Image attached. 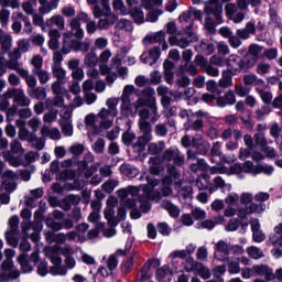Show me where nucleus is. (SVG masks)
Returning a JSON list of instances; mask_svg holds the SVG:
<instances>
[{"mask_svg": "<svg viewBox=\"0 0 282 282\" xmlns=\"http://www.w3.org/2000/svg\"><path fill=\"white\" fill-rule=\"evenodd\" d=\"M117 204H118V200L116 199V197H110L107 200L105 217L110 226H117L118 221H121V219H124V209H120L118 217L116 218V212L113 210V208H116Z\"/></svg>", "mask_w": 282, "mask_h": 282, "instance_id": "obj_1", "label": "nucleus"}, {"mask_svg": "<svg viewBox=\"0 0 282 282\" xmlns=\"http://www.w3.org/2000/svg\"><path fill=\"white\" fill-rule=\"evenodd\" d=\"M166 34L170 36H195V32H193V22L183 28L182 30H177V24L174 21L167 22L165 25Z\"/></svg>", "mask_w": 282, "mask_h": 282, "instance_id": "obj_2", "label": "nucleus"}, {"mask_svg": "<svg viewBox=\"0 0 282 282\" xmlns=\"http://www.w3.org/2000/svg\"><path fill=\"white\" fill-rule=\"evenodd\" d=\"M44 252L48 259H51L53 265L58 268V265L63 263V260L61 259V249H58V247H46Z\"/></svg>", "mask_w": 282, "mask_h": 282, "instance_id": "obj_3", "label": "nucleus"}, {"mask_svg": "<svg viewBox=\"0 0 282 282\" xmlns=\"http://www.w3.org/2000/svg\"><path fill=\"white\" fill-rule=\"evenodd\" d=\"M7 98H15L17 102L22 107L30 105V99L25 97L21 89H11L7 93Z\"/></svg>", "mask_w": 282, "mask_h": 282, "instance_id": "obj_4", "label": "nucleus"}, {"mask_svg": "<svg viewBox=\"0 0 282 282\" xmlns=\"http://www.w3.org/2000/svg\"><path fill=\"white\" fill-rule=\"evenodd\" d=\"M70 33L66 32L63 34V36H85V31L80 28V20L77 18H74L70 21Z\"/></svg>", "mask_w": 282, "mask_h": 282, "instance_id": "obj_5", "label": "nucleus"}, {"mask_svg": "<svg viewBox=\"0 0 282 282\" xmlns=\"http://www.w3.org/2000/svg\"><path fill=\"white\" fill-rule=\"evenodd\" d=\"M250 34H257V25L252 21L247 22L243 29L236 32V36H250Z\"/></svg>", "mask_w": 282, "mask_h": 282, "instance_id": "obj_6", "label": "nucleus"}, {"mask_svg": "<svg viewBox=\"0 0 282 282\" xmlns=\"http://www.w3.org/2000/svg\"><path fill=\"white\" fill-rule=\"evenodd\" d=\"M48 28H54L56 25L57 30H65V18L63 15H53L50 20L46 21Z\"/></svg>", "mask_w": 282, "mask_h": 282, "instance_id": "obj_7", "label": "nucleus"}, {"mask_svg": "<svg viewBox=\"0 0 282 282\" xmlns=\"http://www.w3.org/2000/svg\"><path fill=\"white\" fill-rule=\"evenodd\" d=\"M130 15L137 25H142V23H144V11H142V9L135 7L130 10Z\"/></svg>", "mask_w": 282, "mask_h": 282, "instance_id": "obj_8", "label": "nucleus"}, {"mask_svg": "<svg viewBox=\"0 0 282 282\" xmlns=\"http://www.w3.org/2000/svg\"><path fill=\"white\" fill-rule=\"evenodd\" d=\"M264 212H265V205L254 204L251 202L249 205H247L245 214L252 215L254 213H258L259 215H261V213H264Z\"/></svg>", "mask_w": 282, "mask_h": 282, "instance_id": "obj_9", "label": "nucleus"}, {"mask_svg": "<svg viewBox=\"0 0 282 282\" xmlns=\"http://www.w3.org/2000/svg\"><path fill=\"white\" fill-rule=\"evenodd\" d=\"M41 133L42 135L48 137L52 140H61V131H58V129H50L48 127L44 126Z\"/></svg>", "mask_w": 282, "mask_h": 282, "instance_id": "obj_10", "label": "nucleus"}, {"mask_svg": "<svg viewBox=\"0 0 282 282\" xmlns=\"http://www.w3.org/2000/svg\"><path fill=\"white\" fill-rule=\"evenodd\" d=\"M4 257H7V260L2 263L3 270H12V258H14V250L12 249H7L4 251Z\"/></svg>", "mask_w": 282, "mask_h": 282, "instance_id": "obj_11", "label": "nucleus"}, {"mask_svg": "<svg viewBox=\"0 0 282 282\" xmlns=\"http://www.w3.org/2000/svg\"><path fill=\"white\" fill-rule=\"evenodd\" d=\"M118 98H109L107 101H106V105L108 107V110L110 111L111 113V118H116V116H118Z\"/></svg>", "mask_w": 282, "mask_h": 282, "instance_id": "obj_12", "label": "nucleus"}, {"mask_svg": "<svg viewBox=\"0 0 282 282\" xmlns=\"http://www.w3.org/2000/svg\"><path fill=\"white\" fill-rule=\"evenodd\" d=\"M163 208H165L166 212L170 213L171 217H180V208L177 206L171 204L167 200H164L162 203Z\"/></svg>", "mask_w": 282, "mask_h": 282, "instance_id": "obj_13", "label": "nucleus"}, {"mask_svg": "<svg viewBox=\"0 0 282 282\" xmlns=\"http://www.w3.org/2000/svg\"><path fill=\"white\" fill-rule=\"evenodd\" d=\"M259 54H261V47H259L258 45H251L247 54V58H251L252 65H254V63H257V59L259 58Z\"/></svg>", "mask_w": 282, "mask_h": 282, "instance_id": "obj_14", "label": "nucleus"}, {"mask_svg": "<svg viewBox=\"0 0 282 282\" xmlns=\"http://www.w3.org/2000/svg\"><path fill=\"white\" fill-rule=\"evenodd\" d=\"M156 278L160 282H170L171 281V272L169 269H158L156 270Z\"/></svg>", "mask_w": 282, "mask_h": 282, "instance_id": "obj_15", "label": "nucleus"}, {"mask_svg": "<svg viewBox=\"0 0 282 282\" xmlns=\"http://www.w3.org/2000/svg\"><path fill=\"white\" fill-rule=\"evenodd\" d=\"M33 74H35V76H37L41 85H45L46 83L50 82V73H47V70H43L37 69V70H33Z\"/></svg>", "mask_w": 282, "mask_h": 282, "instance_id": "obj_16", "label": "nucleus"}, {"mask_svg": "<svg viewBox=\"0 0 282 282\" xmlns=\"http://www.w3.org/2000/svg\"><path fill=\"white\" fill-rule=\"evenodd\" d=\"M215 20L210 17L205 19V29L207 34H217V30L215 29Z\"/></svg>", "mask_w": 282, "mask_h": 282, "instance_id": "obj_17", "label": "nucleus"}, {"mask_svg": "<svg viewBox=\"0 0 282 282\" xmlns=\"http://www.w3.org/2000/svg\"><path fill=\"white\" fill-rule=\"evenodd\" d=\"M53 76H55V78H57V80H65V69H63V67L61 65H53Z\"/></svg>", "mask_w": 282, "mask_h": 282, "instance_id": "obj_18", "label": "nucleus"}, {"mask_svg": "<svg viewBox=\"0 0 282 282\" xmlns=\"http://www.w3.org/2000/svg\"><path fill=\"white\" fill-rule=\"evenodd\" d=\"M247 252L252 259H261V257H263V251L257 247H249Z\"/></svg>", "mask_w": 282, "mask_h": 282, "instance_id": "obj_19", "label": "nucleus"}, {"mask_svg": "<svg viewBox=\"0 0 282 282\" xmlns=\"http://www.w3.org/2000/svg\"><path fill=\"white\" fill-rule=\"evenodd\" d=\"M235 12H237V4L227 3L225 6V13H226L227 19H232V17H235Z\"/></svg>", "mask_w": 282, "mask_h": 282, "instance_id": "obj_20", "label": "nucleus"}, {"mask_svg": "<svg viewBox=\"0 0 282 282\" xmlns=\"http://www.w3.org/2000/svg\"><path fill=\"white\" fill-rule=\"evenodd\" d=\"M8 21H10V10L2 9L0 11V24L3 26L8 25Z\"/></svg>", "mask_w": 282, "mask_h": 282, "instance_id": "obj_21", "label": "nucleus"}, {"mask_svg": "<svg viewBox=\"0 0 282 282\" xmlns=\"http://www.w3.org/2000/svg\"><path fill=\"white\" fill-rule=\"evenodd\" d=\"M62 131L64 135H72V133H74L72 121H62Z\"/></svg>", "mask_w": 282, "mask_h": 282, "instance_id": "obj_22", "label": "nucleus"}, {"mask_svg": "<svg viewBox=\"0 0 282 282\" xmlns=\"http://www.w3.org/2000/svg\"><path fill=\"white\" fill-rule=\"evenodd\" d=\"M217 252H221V254H228L230 252V246L224 241H219L216 243Z\"/></svg>", "mask_w": 282, "mask_h": 282, "instance_id": "obj_23", "label": "nucleus"}, {"mask_svg": "<svg viewBox=\"0 0 282 282\" xmlns=\"http://www.w3.org/2000/svg\"><path fill=\"white\" fill-rule=\"evenodd\" d=\"M117 28H119V30H126V32H132L133 30V25L128 20H121L118 22Z\"/></svg>", "mask_w": 282, "mask_h": 282, "instance_id": "obj_24", "label": "nucleus"}, {"mask_svg": "<svg viewBox=\"0 0 282 282\" xmlns=\"http://www.w3.org/2000/svg\"><path fill=\"white\" fill-rule=\"evenodd\" d=\"M72 113L73 110L69 107H64L61 111V116L64 120V122H69V120H72Z\"/></svg>", "mask_w": 282, "mask_h": 282, "instance_id": "obj_25", "label": "nucleus"}, {"mask_svg": "<svg viewBox=\"0 0 282 282\" xmlns=\"http://www.w3.org/2000/svg\"><path fill=\"white\" fill-rule=\"evenodd\" d=\"M18 261L20 265L22 267L23 272H32V267L28 264V260L25 259V256H20L18 258Z\"/></svg>", "mask_w": 282, "mask_h": 282, "instance_id": "obj_26", "label": "nucleus"}, {"mask_svg": "<svg viewBox=\"0 0 282 282\" xmlns=\"http://www.w3.org/2000/svg\"><path fill=\"white\" fill-rule=\"evenodd\" d=\"M220 87H230L232 85V78L228 73H224L223 78L219 82Z\"/></svg>", "mask_w": 282, "mask_h": 282, "instance_id": "obj_27", "label": "nucleus"}, {"mask_svg": "<svg viewBox=\"0 0 282 282\" xmlns=\"http://www.w3.org/2000/svg\"><path fill=\"white\" fill-rule=\"evenodd\" d=\"M254 199V196L250 193H242L240 196V204H243L246 207Z\"/></svg>", "mask_w": 282, "mask_h": 282, "instance_id": "obj_28", "label": "nucleus"}, {"mask_svg": "<svg viewBox=\"0 0 282 282\" xmlns=\"http://www.w3.org/2000/svg\"><path fill=\"white\" fill-rule=\"evenodd\" d=\"M32 65L34 66L33 72H37V69H41L43 67V57L41 55H36L32 59Z\"/></svg>", "mask_w": 282, "mask_h": 282, "instance_id": "obj_29", "label": "nucleus"}, {"mask_svg": "<svg viewBox=\"0 0 282 282\" xmlns=\"http://www.w3.org/2000/svg\"><path fill=\"white\" fill-rule=\"evenodd\" d=\"M269 15L272 23H275L276 25H281V17H279V13H276V10L270 9Z\"/></svg>", "mask_w": 282, "mask_h": 282, "instance_id": "obj_30", "label": "nucleus"}, {"mask_svg": "<svg viewBox=\"0 0 282 282\" xmlns=\"http://www.w3.org/2000/svg\"><path fill=\"white\" fill-rule=\"evenodd\" d=\"M107 268L110 271L116 270V268H118V259H116V256H110L107 260Z\"/></svg>", "mask_w": 282, "mask_h": 282, "instance_id": "obj_31", "label": "nucleus"}, {"mask_svg": "<svg viewBox=\"0 0 282 282\" xmlns=\"http://www.w3.org/2000/svg\"><path fill=\"white\" fill-rule=\"evenodd\" d=\"M97 96L94 93H84V100L86 105H94V101L97 100Z\"/></svg>", "mask_w": 282, "mask_h": 282, "instance_id": "obj_32", "label": "nucleus"}, {"mask_svg": "<svg viewBox=\"0 0 282 282\" xmlns=\"http://www.w3.org/2000/svg\"><path fill=\"white\" fill-rule=\"evenodd\" d=\"M264 240H265V234H263L261 229L253 231V241H256L257 243H261V241H264Z\"/></svg>", "mask_w": 282, "mask_h": 282, "instance_id": "obj_33", "label": "nucleus"}, {"mask_svg": "<svg viewBox=\"0 0 282 282\" xmlns=\"http://www.w3.org/2000/svg\"><path fill=\"white\" fill-rule=\"evenodd\" d=\"M52 91L56 96H61V94H63V91H65V88H63V86L61 85V82H55L52 85Z\"/></svg>", "mask_w": 282, "mask_h": 282, "instance_id": "obj_34", "label": "nucleus"}, {"mask_svg": "<svg viewBox=\"0 0 282 282\" xmlns=\"http://www.w3.org/2000/svg\"><path fill=\"white\" fill-rule=\"evenodd\" d=\"M69 151L73 155H80L85 151V147L83 144H75L70 147Z\"/></svg>", "mask_w": 282, "mask_h": 282, "instance_id": "obj_35", "label": "nucleus"}, {"mask_svg": "<svg viewBox=\"0 0 282 282\" xmlns=\"http://www.w3.org/2000/svg\"><path fill=\"white\" fill-rule=\"evenodd\" d=\"M34 96L37 100H45V97L47 96V94L45 93V88H35Z\"/></svg>", "mask_w": 282, "mask_h": 282, "instance_id": "obj_36", "label": "nucleus"}, {"mask_svg": "<svg viewBox=\"0 0 282 282\" xmlns=\"http://www.w3.org/2000/svg\"><path fill=\"white\" fill-rule=\"evenodd\" d=\"M62 14L63 17H75L76 15V9H74V7H64L62 9Z\"/></svg>", "mask_w": 282, "mask_h": 282, "instance_id": "obj_37", "label": "nucleus"}, {"mask_svg": "<svg viewBox=\"0 0 282 282\" xmlns=\"http://www.w3.org/2000/svg\"><path fill=\"white\" fill-rule=\"evenodd\" d=\"M254 274H258L259 276H263L268 273V267L265 265H254L253 267Z\"/></svg>", "mask_w": 282, "mask_h": 282, "instance_id": "obj_38", "label": "nucleus"}, {"mask_svg": "<svg viewBox=\"0 0 282 282\" xmlns=\"http://www.w3.org/2000/svg\"><path fill=\"white\" fill-rule=\"evenodd\" d=\"M197 258L200 260V261H206V259H208V250L204 247H200L198 250H197Z\"/></svg>", "mask_w": 282, "mask_h": 282, "instance_id": "obj_39", "label": "nucleus"}, {"mask_svg": "<svg viewBox=\"0 0 282 282\" xmlns=\"http://www.w3.org/2000/svg\"><path fill=\"white\" fill-rule=\"evenodd\" d=\"M96 153H102L105 151V140L99 139L95 142L94 147Z\"/></svg>", "mask_w": 282, "mask_h": 282, "instance_id": "obj_40", "label": "nucleus"}, {"mask_svg": "<svg viewBox=\"0 0 282 282\" xmlns=\"http://www.w3.org/2000/svg\"><path fill=\"white\" fill-rule=\"evenodd\" d=\"M225 202L226 204H228V206H235L236 202H239V195L230 194L229 196H227Z\"/></svg>", "mask_w": 282, "mask_h": 282, "instance_id": "obj_41", "label": "nucleus"}, {"mask_svg": "<svg viewBox=\"0 0 282 282\" xmlns=\"http://www.w3.org/2000/svg\"><path fill=\"white\" fill-rule=\"evenodd\" d=\"M192 216L194 217V219H205L206 218V212L202 210V209H194L192 212Z\"/></svg>", "mask_w": 282, "mask_h": 282, "instance_id": "obj_42", "label": "nucleus"}, {"mask_svg": "<svg viewBox=\"0 0 282 282\" xmlns=\"http://www.w3.org/2000/svg\"><path fill=\"white\" fill-rule=\"evenodd\" d=\"M133 86H126L123 89V94L121 96V100H128L129 96H131V94H133Z\"/></svg>", "mask_w": 282, "mask_h": 282, "instance_id": "obj_43", "label": "nucleus"}, {"mask_svg": "<svg viewBox=\"0 0 282 282\" xmlns=\"http://www.w3.org/2000/svg\"><path fill=\"white\" fill-rule=\"evenodd\" d=\"M139 124L142 133H151V123L140 120Z\"/></svg>", "mask_w": 282, "mask_h": 282, "instance_id": "obj_44", "label": "nucleus"}, {"mask_svg": "<svg viewBox=\"0 0 282 282\" xmlns=\"http://www.w3.org/2000/svg\"><path fill=\"white\" fill-rule=\"evenodd\" d=\"M158 228H159V232H161V235H170V232H171V228L165 223L159 224Z\"/></svg>", "mask_w": 282, "mask_h": 282, "instance_id": "obj_45", "label": "nucleus"}, {"mask_svg": "<svg viewBox=\"0 0 282 282\" xmlns=\"http://www.w3.org/2000/svg\"><path fill=\"white\" fill-rule=\"evenodd\" d=\"M91 89H94V82H91L90 79H87L86 82H84L83 93L84 94L91 93Z\"/></svg>", "mask_w": 282, "mask_h": 282, "instance_id": "obj_46", "label": "nucleus"}, {"mask_svg": "<svg viewBox=\"0 0 282 282\" xmlns=\"http://www.w3.org/2000/svg\"><path fill=\"white\" fill-rule=\"evenodd\" d=\"M251 151H252V148L240 149L239 159L240 160H246L247 158H250V155L252 154Z\"/></svg>", "mask_w": 282, "mask_h": 282, "instance_id": "obj_47", "label": "nucleus"}, {"mask_svg": "<svg viewBox=\"0 0 282 282\" xmlns=\"http://www.w3.org/2000/svg\"><path fill=\"white\" fill-rule=\"evenodd\" d=\"M281 127H279L278 123H274L270 129V133L273 138H279V135H281Z\"/></svg>", "mask_w": 282, "mask_h": 282, "instance_id": "obj_48", "label": "nucleus"}, {"mask_svg": "<svg viewBox=\"0 0 282 282\" xmlns=\"http://www.w3.org/2000/svg\"><path fill=\"white\" fill-rule=\"evenodd\" d=\"M256 202H268L270 199V194L260 192L254 196Z\"/></svg>", "mask_w": 282, "mask_h": 282, "instance_id": "obj_49", "label": "nucleus"}, {"mask_svg": "<svg viewBox=\"0 0 282 282\" xmlns=\"http://www.w3.org/2000/svg\"><path fill=\"white\" fill-rule=\"evenodd\" d=\"M0 43L2 44V47H4V50H10L12 39H10L9 36H1Z\"/></svg>", "mask_w": 282, "mask_h": 282, "instance_id": "obj_50", "label": "nucleus"}, {"mask_svg": "<svg viewBox=\"0 0 282 282\" xmlns=\"http://www.w3.org/2000/svg\"><path fill=\"white\" fill-rule=\"evenodd\" d=\"M93 14L95 19H100V17H105V11L101 10L100 6H95L93 9Z\"/></svg>", "mask_w": 282, "mask_h": 282, "instance_id": "obj_51", "label": "nucleus"}, {"mask_svg": "<svg viewBox=\"0 0 282 282\" xmlns=\"http://www.w3.org/2000/svg\"><path fill=\"white\" fill-rule=\"evenodd\" d=\"M85 76V73L83 72V68H75L73 70V78H76V80H83Z\"/></svg>", "mask_w": 282, "mask_h": 282, "instance_id": "obj_52", "label": "nucleus"}, {"mask_svg": "<svg viewBox=\"0 0 282 282\" xmlns=\"http://www.w3.org/2000/svg\"><path fill=\"white\" fill-rule=\"evenodd\" d=\"M98 116L101 118V120H107L108 118H111V110L107 108H102Z\"/></svg>", "mask_w": 282, "mask_h": 282, "instance_id": "obj_53", "label": "nucleus"}, {"mask_svg": "<svg viewBox=\"0 0 282 282\" xmlns=\"http://www.w3.org/2000/svg\"><path fill=\"white\" fill-rule=\"evenodd\" d=\"M97 29H98V26L96 25L95 21L88 22L86 25L87 34H94V32H96Z\"/></svg>", "mask_w": 282, "mask_h": 282, "instance_id": "obj_54", "label": "nucleus"}, {"mask_svg": "<svg viewBox=\"0 0 282 282\" xmlns=\"http://www.w3.org/2000/svg\"><path fill=\"white\" fill-rule=\"evenodd\" d=\"M248 6H249L248 0H237V2H236V8L238 10H242V11L247 10Z\"/></svg>", "mask_w": 282, "mask_h": 282, "instance_id": "obj_55", "label": "nucleus"}, {"mask_svg": "<svg viewBox=\"0 0 282 282\" xmlns=\"http://www.w3.org/2000/svg\"><path fill=\"white\" fill-rule=\"evenodd\" d=\"M70 94H74L75 96H78L80 94V84L78 83H73L69 87Z\"/></svg>", "mask_w": 282, "mask_h": 282, "instance_id": "obj_56", "label": "nucleus"}, {"mask_svg": "<svg viewBox=\"0 0 282 282\" xmlns=\"http://www.w3.org/2000/svg\"><path fill=\"white\" fill-rule=\"evenodd\" d=\"M22 10L26 13V14H34V8L32 7V3L30 2H24L22 4Z\"/></svg>", "mask_w": 282, "mask_h": 282, "instance_id": "obj_57", "label": "nucleus"}, {"mask_svg": "<svg viewBox=\"0 0 282 282\" xmlns=\"http://www.w3.org/2000/svg\"><path fill=\"white\" fill-rule=\"evenodd\" d=\"M260 96L263 102H272V93L270 91H260Z\"/></svg>", "mask_w": 282, "mask_h": 282, "instance_id": "obj_58", "label": "nucleus"}, {"mask_svg": "<svg viewBox=\"0 0 282 282\" xmlns=\"http://www.w3.org/2000/svg\"><path fill=\"white\" fill-rule=\"evenodd\" d=\"M258 74H268L270 72V65L268 64H259L257 68Z\"/></svg>", "mask_w": 282, "mask_h": 282, "instance_id": "obj_59", "label": "nucleus"}, {"mask_svg": "<svg viewBox=\"0 0 282 282\" xmlns=\"http://www.w3.org/2000/svg\"><path fill=\"white\" fill-rule=\"evenodd\" d=\"M218 33L220 34V36H232V31H230V28L228 26L220 28Z\"/></svg>", "mask_w": 282, "mask_h": 282, "instance_id": "obj_60", "label": "nucleus"}, {"mask_svg": "<svg viewBox=\"0 0 282 282\" xmlns=\"http://www.w3.org/2000/svg\"><path fill=\"white\" fill-rule=\"evenodd\" d=\"M26 85L31 88L34 89V87H36V77L29 75V77H26Z\"/></svg>", "mask_w": 282, "mask_h": 282, "instance_id": "obj_61", "label": "nucleus"}, {"mask_svg": "<svg viewBox=\"0 0 282 282\" xmlns=\"http://www.w3.org/2000/svg\"><path fill=\"white\" fill-rule=\"evenodd\" d=\"M246 85H254L257 83V76L256 75H247L243 78Z\"/></svg>", "mask_w": 282, "mask_h": 282, "instance_id": "obj_62", "label": "nucleus"}, {"mask_svg": "<svg viewBox=\"0 0 282 282\" xmlns=\"http://www.w3.org/2000/svg\"><path fill=\"white\" fill-rule=\"evenodd\" d=\"M213 210H224V200H215L212 204Z\"/></svg>", "mask_w": 282, "mask_h": 282, "instance_id": "obj_63", "label": "nucleus"}, {"mask_svg": "<svg viewBox=\"0 0 282 282\" xmlns=\"http://www.w3.org/2000/svg\"><path fill=\"white\" fill-rule=\"evenodd\" d=\"M273 107H275L276 109H282V95L278 96L273 102H272Z\"/></svg>", "mask_w": 282, "mask_h": 282, "instance_id": "obj_64", "label": "nucleus"}]
</instances>
